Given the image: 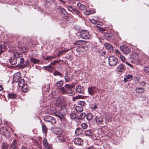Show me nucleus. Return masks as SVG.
Masks as SVG:
<instances>
[{
	"label": "nucleus",
	"mask_w": 149,
	"mask_h": 149,
	"mask_svg": "<svg viewBox=\"0 0 149 149\" xmlns=\"http://www.w3.org/2000/svg\"><path fill=\"white\" fill-rule=\"evenodd\" d=\"M133 76L132 75L129 74L127 75H126L124 79V81L125 83L128 81H130L132 79Z\"/></svg>",
	"instance_id": "15"
},
{
	"label": "nucleus",
	"mask_w": 149,
	"mask_h": 149,
	"mask_svg": "<svg viewBox=\"0 0 149 149\" xmlns=\"http://www.w3.org/2000/svg\"><path fill=\"white\" fill-rule=\"evenodd\" d=\"M69 50L68 49H63L61 51H60L58 52L57 54V56L59 57L60 55H62L63 54L65 53L68 51Z\"/></svg>",
	"instance_id": "27"
},
{
	"label": "nucleus",
	"mask_w": 149,
	"mask_h": 149,
	"mask_svg": "<svg viewBox=\"0 0 149 149\" xmlns=\"http://www.w3.org/2000/svg\"><path fill=\"white\" fill-rule=\"evenodd\" d=\"M56 56H48L46 57L45 58V59L46 60H51L52 59H54L56 58Z\"/></svg>",
	"instance_id": "39"
},
{
	"label": "nucleus",
	"mask_w": 149,
	"mask_h": 149,
	"mask_svg": "<svg viewBox=\"0 0 149 149\" xmlns=\"http://www.w3.org/2000/svg\"><path fill=\"white\" fill-rule=\"evenodd\" d=\"M45 87H47V89L45 90V91L49 92L50 88V84H49L47 86H46Z\"/></svg>",
	"instance_id": "49"
},
{
	"label": "nucleus",
	"mask_w": 149,
	"mask_h": 149,
	"mask_svg": "<svg viewBox=\"0 0 149 149\" xmlns=\"http://www.w3.org/2000/svg\"><path fill=\"white\" fill-rule=\"evenodd\" d=\"M78 103L81 106H84L85 104V102L83 101H80Z\"/></svg>",
	"instance_id": "51"
},
{
	"label": "nucleus",
	"mask_w": 149,
	"mask_h": 149,
	"mask_svg": "<svg viewBox=\"0 0 149 149\" xmlns=\"http://www.w3.org/2000/svg\"><path fill=\"white\" fill-rule=\"evenodd\" d=\"M42 132L45 135H46L47 132V128L46 126L45 125L42 123Z\"/></svg>",
	"instance_id": "25"
},
{
	"label": "nucleus",
	"mask_w": 149,
	"mask_h": 149,
	"mask_svg": "<svg viewBox=\"0 0 149 149\" xmlns=\"http://www.w3.org/2000/svg\"><path fill=\"white\" fill-rule=\"evenodd\" d=\"M93 116L92 113H89L86 116V119L88 121H90L92 118Z\"/></svg>",
	"instance_id": "35"
},
{
	"label": "nucleus",
	"mask_w": 149,
	"mask_h": 149,
	"mask_svg": "<svg viewBox=\"0 0 149 149\" xmlns=\"http://www.w3.org/2000/svg\"><path fill=\"white\" fill-rule=\"evenodd\" d=\"M77 5L79 8L82 10H84L86 9V7L84 5L79 3H77Z\"/></svg>",
	"instance_id": "24"
},
{
	"label": "nucleus",
	"mask_w": 149,
	"mask_h": 149,
	"mask_svg": "<svg viewBox=\"0 0 149 149\" xmlns=\"http://www.w3.org/2000/svg\"><path fill=\"white\" fill-rule=\"evenodd\" d=\"M126 70L125 66L123 64H120L116 68V70L118 72H125Z\"/></svg>",
	"instance_id": "6"
},
{
	"label": "nucleus",
	"mask_w": 149,
	"mask_h": 149,
	"mask_svg": "<svg viewBox=\"0 0 149 149\" xmlns=\"http://www.w3.org/2000/svg\"><path fill=\"white\" fill-rule=\"evenodd\" d=\"M43 144L45 149H52V148L49 146L48 144L47 141L46 139H45L43 140Z\"/></svg>",
	"instance_id": "20"
},
{
	"label": "nucleus",
	"mask_w": 149,
	"mask_h": 149,
	"mask_svg": "<svg viewBox=\"0 0 149 149\" xmlns=\"http://www.w3.org/2000/svg\"><path fill=\"white\" fill-rule=\"evenodd\" d=\"M75 109L77 111L78 113L81 112L83 110V108L81 106H77L75 107Z\"/></svg>",
	"instance_id": "28"
},
{
	"label": "nucleus",
	"mask_w": 149,
	"mask_h": 149,
	"mask_svg": "<svg viewBox=\"0 0 149 149\" xmlns=\"http://www.w3.org/2000/svg\"><path fill=\"white\" fill-rule=\"evenodd\" d=\"M125 63L128 65L131 68H133L134 67L133 65L128 63L127 61H126L125 62Z\"/></svg>",
	"instance_id": "47"
},
{
	"label": "nucleus",
	"mask_w": 149,
	"mask_h": 149,
	"mask_svg": "<svg viewBox=\"0 0 149 149\" xmlns=\"http://www.w3.org/2000/svg\"><path fill=\"white\" fill-rule=\"evenodd\" d=\"M96 123L100 125L104 124L102 117L100 116H96L95 118Z\"/></svg>",
	"instance_id": "9"
},
{
	"label": "nucleus",
	"mask_w": 149,
	"mask_h": 149,
	"mask_svg": "<svg viewBox=\"0 0 149 149\" xmlns=\"http://www.w3.org/2000/svg\"><path fill=\"white\" fill-rule=\"evenodd\" d=\"M8 146L7 144H3L2 146V149H8Z\"/></svg>",
	"instance_id": "41"
},
{
	"label": "nucleus",
	"mask_w": 149,
	"mask_h": 149,
	"mask_svg": "<svg viewBox=\"0 0 149 149\" xmlns=\"http://www.w3.org/2000/svg\"><path fill=\"white\" fill-rule=\"evenodd\" d=\"M84 13L85 15H88L90 14L93 13L91 12L90 10H87Z\"/></svg>",
	"instance_id": "48"
},
{
	"label": "nucleus",
	"mask_w": 149,
	"mask_h": 149,
	"mask_svg": "<svg viewBox=\"0 0 149 149\" xmlns=\"http://www.w3.org/2000/svg\"><path fill=\"white\" fill-rule=\"evenodd\" d=\"M88 91L89 94L91 96L93 95L96 92L95 87L93 86H91L88 88Z\"/></svg>",
	"instance_id": "7"
},
{
	"label": "nucleus",
	"mask_w": 149,
	"mask_h": 149,
	"mask_svg": "<svg viewBox=\"0 0 149 149\" xmlns=\"http://www.w3.org/2000/svg\"><path fill=\"white\" fill-rule=\"evenodd\" d=\"M21 149H28L24 146H22L21 148Z\"/></svg>",
	"instance_id": "63"
},
{
	"label": "nucleus",
	"mask_w": 149,
	"mask_h": 149,
	"mask_svg": "<svg viewBox=\"0 0 149 149\" xmlns=\"http://www.w3.org/2000/svg\"><path fill=\"white\" fill-rule=\"evenodd\" d=\"M29 65V61H26L25 63L24 64V66L25 67H27Z\"/></svg>",
	"instance_id": "55"
},
{
	"label": "nucleus",
	"mask_w": 149,
	"mask_h": 149,
	"mask_svg": "<svg viewBox=\"0 0 149 149\" xmlns=\"http://www.w3.org/2000/svg\"><path fill=\"white\" fill-rule=\"evenodd\" d=\"M136 91L138 93H141L144 92V89L141 87L138 88H136Z\"/></svg>",
	"instance_id": "32"
},
{
	"label": "nucleus",
	"mask_w": 149,
	"mask_h": 149,
	"mask_svg": "<svg viewBox=\"0 0 149 149\" xmlns=\"http://www.w3.org/2000/svg\"><path fill=\"white\" fill-rule=\"evenodd\" d=\"M76 116V114L74 112H71L70 114V118L71 119H73Z\"/></svg>",
	"instance_id": "34"
},
{
	"label": "nucleus",
	"mask_w": 149,
	"mask_h": 149,
	"mask_svg": "<svg viewBox=\"0 0 149 149\" xmlns=\"http://www.w3.org/2000/svg\"><path fill=\"white\" fill-rule=\"evenodd\" d=\"M75 90L76 91L79 93H81L83 94L84 91V88L80 85H78L76 87Z\"/></svg>",
	"instance_id": "12"
},
{
	"label": "nucleus",
	"mask_w": 149,
	"mask_h": 149,
	"mask_svg": "<svg viewBox=\"0 0 149 149\" xmlns=\"http://www.w3.org/2000/svg\"><path fill=\"white\" fill-rule=\"evenodd\" d=\"M75 84L72 83L71 84H66L65 85V87L68 89V91L72 88H74L75 87Z\"/></svg>",
	"instance_id": "18"
},
{
	"label": "nucleus",
	"mask_w": 149,
	"mask_h": 149,
	"mask_svg": "<svg viewBox=\"0 0 149 149\" xmlns=\"http://www.w3.org/2000/svg\"><path fill=\"white\" fill-rule=\"evenodd\" d=\"M80 47H77L76 49V50L77 52H80Z\"/></svg>",
	"instance_id": "61"
},
{
	"label": "nucleus",
	"mask_w": 149,
	"mask_h": 149,
	"mask_svg": "<svg viewBox=\"0 0 149 149\" xmlns=\"http://www.w3.org/2000/svg\"><path fill=\"white\" fill-rule=\"evenodd\" d=\"M104 46L106 48L109 50L110 52H111L113 50V47L109 43H106L105 44Z\"/></svg>",
	"instance_id": "16"
},
{
	"label": "nucleus",
	"mask_w": 149,
	"mask_h": 149,
	"mask_svg": "<svg viewBox=\"0 0 149 149\" xmlns=\"http://www.w3.org/2000/svg\"><path fill=\"white\" fill-rule=\"evenodd\" d=\"M8 96L9 99H16L17 97V94L12 92L8 93Z\"/></svg>",
	"instance_id": "13"
},
{
	"label": "nucleus",
	"mask_w": 149,
	"mask_h": 149,
	"mask_svg": "<svg viewBox=\"0 0 149 149\" xmlns=\"http://www.w3.org/2000/svg\"><path fill=\"white\" fill-rule=\"evenodd\" d=\"M65 79L66 82H68L70 80V78L68 77H67Z\"/></svg>",
	"instance_id": "58"
},
{
	"label": "nucleus",
	"mask_w": 149,
	"mask_h": 149,
	"mask_svg": "<svg viewBox=\"0 0 149 149\" xmlns=\"http://www.w3.org/2000/svg\"><path fill=\"white\" fill-rule=\"evenodd\" d=\"M83 97V96L81 95H78L76 97H73V99L74 100H75L76 98H80Z\"/></svg>",
	"instance_id": "53"
},
{
	"label": "nucleus",
	"mask_w": 149,
	"mask_h": 149,
	"mask_svg": "<svg viewBox=\"0 0 149 149\" xmlns=\"http://www.w3.org/2000/svg\"><path fill=\"white\" fill-rule=\"evenodd\" d=\"M93 130H87L85 131V135L86 136L91 137L93 136Z\"/></svg>",
	"instance_id": "11"
},
{
	"label": "nucleus",
	"mask_w": 149,
	"mask_h": 149,
	"mask_svg": "<svg viewBox=\"0 0 149 149\" xmlns=\"http://www.w3.org/2000/svg\"><path fill=\"white\" fill-rule=\"evenodd\" d=\"M3 89L2 86L0 85V91L2 90Z\"/></svg>",
	"instance_id": "64"
},
{
	"label": "nucleus",
	"mask_w": 149,
	"mask_h": 149,
	"mask_svg": "<svg viewBox=\"0 0 149 149\" xmlns=\"http://www.w3.org/2000/svg\"><path fill=\"white\" fill-rule=\"evenodd\" d=\"M55 115L58 117L60 118H61L63 116V114L62 113L61 111H56L55 113Z\"/></svg>",
	"instance_id": "31"
},
{
	"label": "nucleus",
	"mask_w": 149,
	"mask_h": 149,
	"mask_svg": "<svg viewBox=\"0 0 149 149\" xmlns=\"http://www.w3.org/2000/svg\"><path fill=\"white\" fill-rule=\"evenodd\" d=\"M74 142L76 145L81 146L83 145V141L80 138H76L74 139Z\"/></svg>",
	"instance_id": "5"
},
{
	"label": "nucleus",
	"mask_w": 149,
	"mask_h": 149,
	"mask_svg": "<svg viewBox=\"0 0 149 149\" xmlns=\"http://www.w3.org/2000/svg\"><path fill=\"white\" fill-rule=\"evenodd\" d=\"M75 133L78 135H81L82 133V129L81 128H77L75 130Z\"/></svg>",
	"instance_id": "23"
},
{
	"label": "nucleus",
	"mask_w": 149,
	"mask_h": 149,
	"mask_svg": "<svg viewBox=\"0 0 149 149\" xmlns=\"http://www.w3.org/2000/svg\"><path fill=\"white\" fill-rule=\"evenodd\" d=\"M17 82H18L19 86V87H21L24 84V80L23 79H21L18 81Z\"/></svg>",
	"instance_id": "26"
},
{
	"label": "nucleus",
	"mask_w": 149,
	"mask_h": 149,
	"mask_svg": "<svg viewBox=\"0 0 149 149\" xmlns=\"http://www.w3.org/2000/svg\"><path fill=\"white\" fill-rule=\"evenodd\" d=\"M68 94L70 96H73L75 95L74 91L72 89V88L68 90Z\"/></svg>",
	"instance_id": "37"
},
{
	"label": "nucleus",
	"mask_w": 149,
	"mask_h": 149,
	"mask_svg": "<svg viewBox=\"0 0 149 149\" xmlns=\"http://www.w3.org/2000/svg\"><path fill=\"white\" fill-rule=\"evenodd\" d=\"M44 120L45 121L49 123L52 125H54L56 123V120L54 117L50 116H45Z\"/></svg>",
	"instance_id": "1"
},
{
	"label": "nucleus",
	"mask_w": 149,
	"mask_h": 149,
	"mask_svg": "<svg viewBox=\"0 0 149 149\" xmlns=\"http://www.w3.org/2000/svg\"><path fill=\"white\" fill-rule=\"evenodd\" d=\"M145 72L147 74L149 75V68L146 67L145 68Z\"/></svg>",
	"instance_id": "43"
},
{
	"label": "nucleus",
	"mask_w": 149,
	"mask_h": 149,
	"mask_svg": "<svg viewBox=\"0 0 149 149\" xmlns=\"http://www.w3.org/2000/svg\"><path fill=\"white\" fill-rule=\"evenodd\" d=\"M85 113H81L79 115V118L81 120L83 119L86 116Z\"/></svg>",
	"instance_id": "40"
},
{
	"label": "nucleus",
	"mask_w": 149,
	"mask_h": 149,
	"mask_svg": "<svg viewBox=\"0 0 149 149\" xmlns=\"http://www.w3.org/2000/svg\"><path fill=\"white\" fill-rule=\"evenodd\" d=\"M21 87L22 91L24 92H26L29 90V88L26 84H24Z\"/></svg>",
	"instance_id": "21"
},
{
	"label": "nucleus",
	"mask_w": 149,
	"mask_h": 149,
	"mask_svg": "<svg viewBox=\"0 0 149 149\" xmlns=\"http://www.w3.org/2000/svg\"><path fill=\"white\" fill-rule=\"evenodd\" d=\"M115 52L116 53L118 54H121V53L120 52V51L117 49H115L114 50Z\"/></svg>",
	"instance_id": "56"
},
{
	"label": "nucleus",
	"mask_w": 149,
	"mask_h": 149,
	"mask_svg": "<svg viewBox=\"0 0 149 149\" xmlns=\"http://www.w3.org/2000/svg\"><path fill=\"white\" fill-rule=\"evenodd\" d=\"M17 141L16 139H14L13 140V142L10 144L9 149H18L16 146Z\"/></svg>",
	"instance_id": "10"
},
{
	"label": "nucleus",
	"mask_w": 149,
	"mask_h": 149,
	"mask_svg": "<svg viewBox=\"0 0 149 149\" xmlns=\"http://www.w3.org/2000/svg\"><path fill=\"white\" fill-rule=\"evenodd\" d=\"M43 68H44L45 70L49 72H51L54 69V68L50 65L46 66H44Z\"/></svg>",
	"instance_id": "19"
},
{
	"label": "nucleus",
	"mask_w": 149,
	"mask_h": 149,
	"mask_svg": "<svg viewBox=\"0 0 149 149\" xmlns=\"http://www.w3.org/2000/svg\"><path fill=\"white\" fill-rule=\"evenodd\" d=\"M24 62V58H21L20 59V64H23Z\"/></svg>",
	"instance_id": "54"
},
{
	"label": "nucleus",
	"mask_w": 149,
	"mask_h": 149,
	"mask_svg": "<svg viewBox=\"0 0 149 149\" xmlns=\"http://www.w3.org/2000/svg\"><path fill=\"white\" fill-rule=\"evenodd\" d=\"M91 22L93 24H95L96 23V22H95V20L93 19H91Z\"/></svg>",
	"instance_id": "60"
},
{
	"label": "nucleus",
	"mask_w": 149,
	"mask_h": 149,
	"mask_svg": "<svg viewBox=\"0 0 149 149\" xmlns=\"http://www.w3.org/2000/svg\"><path fill=\"white\" fill-rule=\"evenodd\" d=\"M83 41L82 40H79L77 41V42H75V44L77 45H80L82 44V42Z\"/></svg>",
	"instance_id": "45"
},
{
	"label": "nucleus",
	"mask_w": 149,
	"mask_h": 149,
	"mask_svg": "<svg viewBox=\"0 0 149 149\" xmlns=\"http://www.w3.org/2000/svg\"><path fill=\"white\" fill-rule=\"evenodd\" d=\"M146 83L144 81H142L141 82V84L142 86H144L146 85Z\"/></svg>",
	"instance_id": "57"
},
{
	"label": "nucleus",
	"mask_w": 149,
	"mask_h": 149,
	"mask_svg": "<svg viewBox=\"0 0 149 149\" xmlns=\"http://www.w3.org/2000/svg\"><path fill=\"white\" fill-rule=\"evenodd\" d=\"M21 79V75L20 73H16L13 76V80L15 82L18 81Z\"/></svg>",
	"instance_id": "8"
},
{
	"label": "nucleus",
	"mask_w": 149,
	"mask_h": 149,
	"mask_svg": "<svg viewBox=\"0 0 149 149\" xmlns=\"http://www.w3.org/2000/svg\"><path fill=\"white\" fill-rule=\"evenodd\" d=\"M73 119L74 120L75 122L77 123H78L79 121V118L77 116H76Z\"/></svg>",
	"instance_id": "46"
},
{
	"label": "nucleus",
	"mask_w": 149,
	"mask_h": 149,
	"mask_svg": "<svg viewBox=\"0 0 149 149\" xmlns=\"http://www.w3.org/2000/svg\"><path fill=\"white\" fill-rule=\"evenodd\" d=\"M72 13L73 14H76L79 16H80V12L75 8L73 9V12H72Z\"/></svg>",
	"instance_id": "36"
},
{
	"label": "nucleus",
	"mask_w": 149,
	"mask_h": 149,
	"mask_svg": "<svg viewBox=\"0 0 149 149\" xmlns=\"http://www.w3.org/2000/svg\"><path fill=\"white\" fill-rule=\"evenodd\" d=\"M9 62L11 65H15L17 62V58L15 57L11 58L10 59Z\"/></svg>",
	"instance_id": "22"
},
{
	"label": "nucleus",
	"mask_w": 149,
	"mask_h": 149,
	"mask_svg": "<svg viewBox=\"0 0 149 149\" xmlns=\"http://www.w3.org/2000/svg\"><path fill=\"white\" fill-rule=\"evenodd\" d=\"M31 62L33 64L38 63L40 62V61L34 58H31L30 59Z\"/></svg>",
	"instance_id": "29"
},
{
	"label": "nucleus",
	"mask_w": 149,
	"mask_h": 149,
	"mask_svg": "<svg viewBox=\"0 0 149 149\" xmlns=\"http://www.w3.org/2000/svg\"><path fill=\"white\" fill-rule=\"evenodd\" d=\"M68 7L69 8H70L71 9V10H72V11H73V9H75V8H74L70 6H68Z\"/></svg>",
	"instance_id": "62"
},
{
	"label": "nucleus",
	"mask_w": 149,
	"mask_h": 149,
	"mask_svg": "<svg viewBox=\"0 0 149 149\" xmlns=\"http://www.w3.org/2000/svg\"><path fill=\"white\" fill-rule=\"evenodd\" d=\"M120 57L121 59V60L125 63V61H126L125 60V58L124 56L122 55H120Z\"/></svg>",
	"instance_id": "44"
},
{
	"label": "nucleus",
	"mask_w": 149,
	"mask_h": 149,
	"mask_svg": "<svg viewBox=\"0 0 149 149\" xmlns=\"http://www.w3.org/2000/svg\"><path fill=\"white\" fill-rule=\"evenodd\" d=\"M6 130V133L4 134V135L6 136V137H9L10 136V132L7 130Z\"/></svg>",
	"instance_id": "50"
},
{
	"label": "nucleus",
	"mask_w": 149,
	"mask_h": 149,
	"mask_svg": "<svg viewBox=\"0 0 149 149\" xmlns=\"http://www.w3.org/2000/svg\"><path fill=\"white\" fill-rule=\"evenodd\" d=\"M59 90L60 92L63 94H68V90L66 89L64 87H60Z\"/></svg>",
	"instance_id": "14"
},
{
	"label": "nucleus",
	"mask_w": 149,
	"mask_h": 149,
	"mask_svg": "<svg viewBox=\"0 0 149 149\" xmlns=\"http://www.w3.org/2000/svg\"><path fill=\"white\" fill-rule=\"evenodd\" d=\"M81 126L83 129H86L88 127V126L86 123H84L81 124Z\"/></svg>",
	"instance_id": "38"
},
{
	"label": "nucleus",
	"mask_w": 149,
	"mask_h": 149,
	"mask_svg": "<svg viewBox=\"0 0 149 149\" xmlns=\"http://www.w3.org/2000/svg\"><path fill=\"white\" fill-rule=\"evenodd\" d=\"M80 35L81 38L88 39L90 38L89 33L87 31L84 30L80 32Z\"/></svg>",
	"instance_id": "3"
},
{
	"label": "nucleus",
	"mask_w": 149,
	"mask_h": 149,
	"mask_svg": "<svg viewBox=\"0 0 149 149\" xmlns=\"http://www.w3.org/2000/svg\"><path fill=\"white\" fill-rule=\"evenodd\" d=\"M55 86L58 87H61L63 85V83L62 80L57 81L55 84Z\"/></svg>",
	"instance_id": "33"
},
{
	"label": "nucleus",
	"mask_w": 149,
	"mask_h": 149,
	"mask_svg": "<svg viewBox=\"0 0 149 149\" xmlns=\"http://www.w3.org/2000/svg\"><path fill=\"white\" fill-rule=\"evenodd\" d=\"M118 63V59L113 56H110L109 58V64L111 66H115Z\"/></svg>",
	"instance_id": "2"
},
{
	"label": "nucleus",
	"mask_w": 149,
	"mask_h": 149,
	"mask_svg": "<svg viewBox=\"0 0 149 149\" xmlns=\"http://www.w3.org/2000/svg\"><path fill=\"white\" fill-rule=\"evenodd\" d=\"M98 107H97L96 105H95L94 107L93 108V110H96V109H97Z\"/></svg>",
	"instance_id": "59"
},
{
	"label": "nucleus",
	"mask_w": 149,
	"mask_h": 149,
	"mask_svg": "<svg viewBox=\"0 0 149 149\" xmlns=\"http://www.w3.org/2000/svg\"><path fill=\"white\" fill-rule=\"evenodd\" d=\"M60 11L61 13H62L65 15L66 11L63 8H61L60 9Z\"/></svg>",
	"instance_id": "52"
},
{
	"label": "nucleus",
	"mask_w": 149,
	"mask_h": 149,
	"mask_svg": "<svg viewBox=\"0 0 149 149\" xmlns=\"http://www.w3.org/2000/svg\"><path fill=\"white\" fill-rule=\"evenodd\" d=\"M57 140L60 142H66V139L65 136H58Z\"/></svg>",
	"instance_id": "17"
},
{
	"label": "nucleus",
	"mask_w": 149,
	"mask_h": 149,
	"mask_svg": "<svg viewBox=\"0 0 149 149\" xmlns=\"http://www.w3.org/2000/svg\"><path fill=\"white\" fill-rule=\"evenodd\" d=\"M6 47L4 45H0V50H4V51L5 50Z\"/></svg>",
	"instance_id": "42"
},
{
	"label": "nucleus",
	"mask_w": 149,
	"mask_h": 149,
	"mask_svg": "<svg viewBox=\"0 0 149 149\" xmlns=\"http://www.w3.org/2000/svg\"><path fill=\"white\" fill-rule=\"evenodd\" d=\"M120 48L123 53L126 55L128 54L130 52V49L126 45L121 46Z\"/></svg>",
	"instance_id": "4"
},
{
	"label": "nucleus",
	"mask_w": 149,
	"mask_h": 149,
	"mask_svg": "<svg viewBox=\"0 0 149 149\" xmlns=\"http://www.w3.org/2000/svg\"><path fill=\"white\" fill-rule=\"evenodd\" d=\"M53 75L55 76H59L60 77H63V74L59 71L55 70L53 73Z\"/></svg>",
	"instance_id": "30"
}]
</instances>
